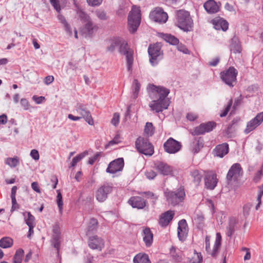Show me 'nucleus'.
Here are the masks:
<instances>
[{"instance_id": "f03ea898", "label": "nucleus", "mask_w": 263, "mask_h": 263, "mask_svg": "<svg viewBox=\"0 0 263 263\" xmlns=\"http://www.w3.org/2000/svg\"><path fill=\"white\" fill-rule=\"evenodd\" d=\"M176 26L185 32L193 30L194 23L189 11L181 9L176 11Z\"/></svg>"}, {"instance_id": "680f3d73", "label": "nucleus", "mask_w": 263, "mask_h": 263, "mask_svg": "<svg viewBox=\"0 0 263 263\" xmlns=\"http://www.w3.org/2000/svg\"><path fill=\"white\" fill-rule=\"evenodd\" d=\"M120 116L118 113H115L114 114L113 118L111 119V123L115 126L118 125L119 122Z\"/></svg>"}, {"instance_id": "a19ab883", "label": "nucleus", "mask_w": 263, "mask_h": 263, "mask_svg": "<svg viewBox=\"0 0 263 263\" xmlns=\"http://www.w3.org/2000/svg\"><path fill=\"white\" fill-rule=\"evenodd\" d=\"M155 133V127L152 123L147 122L144 127V133L148 136H152Z\"/></svg>"}, {"instance_id": "9b49d317", "label": "nucleus", "mask_w": 263, "mask_h": 263, "mask_svg": "<svg viewBox=\"0 0 263 263\" xmlns=\"http://www.w3.org/2000/svg\"><path fill=\"white\" fill-rule=\"evenodd\" d=\"M113 189L112 184L109 183H105L101 185L96 192V199L100 202L105 201L108 198V196L110 194Z\"/></svg>"}, {"instance_id": "7c9ffc66", "label": "nucleus", "mask_w": 263, "mask_h": 263, "mask_svg": "<svg viewBox=\"0 0 263 263\" xmlns=\"http://www.w3.org/2000/svg\"><path fill=\"white\" fill-rule=\"evenodd\" d=\"M153 91L157 92L158 98L167 99L166 97L170 93V90L163 86H157L153 84L151 86Z\"/></svg>"}, {"instance_id": "9d476101", "label": "nucleus", "mask_w": 263, "mask_h": 263, "mask_svg": "<svg viewBox=\"0 0 263 263\" xmlns=\"http://www.w3.org/2000/svg\"><path fill=\"white\" fill-rule=\"evenodd\" d=\"M75 110L80 115L82 118H84L86 122L90 125L94 124L93 120L91 117L90 112L88 108L87 104L78 102L75 106Z\"/></svg>"}, {"instance_id": "f704fd0d", "label": "nucleus", "mask_w": 263, "mask_h": 263, "mask_svg": "<svg viewBox=\"0 0 263 263\" xmlns=\"http://www.w3.org/2000/svg\"><path fill=\"white\" fill-rule=\"evenodd\" d=\"M134 263H151L148 255L145 253H139L133 259Z\"/></svg>"}, {"instance_id": "ea45409f", "label": "nucleus", "mask_w": 263, "mask_h": 263, "mask_svg": "<svg viewBox=\"0 0 263 263\" xmlns=\"http://www.w3.org/2000/svg\"><path fill=\"white\" fill-rule=\"evenodd\" d=\"M140 86L141 85L139 81H138V80L134 79L132 85L133 97L134 99H136L138 97L140 88Z\"/></svg>"}, {"instance_id": "1a4fd4ad", "label": "nucleus", "mask_w": 263, "mask_h": 263, "mask_svg": "<svg viewBox=\"0 0 263 263\" xmlns=\"http://www.w3.org/2000/svg\"><path fill=\"white\" fill-rule=\"evenodd\" d=\"M222 237L220 233L216 234V239L212 250L210 247V236H206L205 238V250L213 257L216 258L219 253L221 246Z\"/></svg>"}, {"instance_id": "864d4df0", "label": "nucleus", "mask_w": 263, "mask_h": 263, "mask_svg": "<svg viewBox=\"0 0 263 263\" xmlns=\"http://www.w3.org/2000/svg\"><path fill=\"white\" fill-rule=\"evenodd\" d=\"M96 14L98 18L102 21H105L107 19L106 12L102 10H97L96 11Z\"/></svg>"}, {"instance_id": "cd10ccee", "label": "nucleus", "mask_w": 263, "mask_h": 263, "mask_svg": "<svg viewBox=\"0 0 263 263\" xmlns=\"http://www.w3.org/2000/svg\"><path fill=\"white\" fill-rule=\"evenodd\" d=\"M142 236L145 246L150 247L153 242V233L151 229L148 227L144 228L142 233Z\"/></svg>"}, {"instance_id": "c03bdc74", "label": "nucleus", "mask_w": 263, "mask_h": 263, "mask_svg": "<svg viewBox=\"0 0 263 263\" xmlns=\"http://www.w3.org/2000/svg\"><path fill=\"white\" fill-rule=\"evenodd\" d=\"M170 254L173 261L179 262L182 260L181 257L176 253V248L173 246L170 249Z\"/></svg>"}, {"instance_id": "69168bd1", "label": "nucleus", "mask_w": 263, "mask_h": 263, "mask_svg": "<svg viewBox=\"0 0 263 263\" xmlns=\"http://www.w3.org/2000/svg\"><path fill=\"white\" fill-rule=\"evenodd\" d=\"M20 103L25 110H27L29 109V103L26 99H22L21 100Z\"/></svg>"}, {"instance_id": "393cba45", "label": "nucleus", "mask_w": 263, "mask_h": 263, "mask_svg": "<svg viewBox=\"0 0 263 263\" xmlns=\"http://www.w3.org/2000/svg\"><path fill=\"white\" fill-rule=\"evenodd\" d=\"M214 28L217 30H222L226 31L228 30L229 27L228 22L223 18L220 17H216L211 21Z\"/></svg>"}, {"instance_id": "2eb2a0df", "label": "nucleus", "mask_w": 263, "mask_h": 263, "mask_svg": "<svg viewBox=\"0 0 263 263\" xmlns=\"http://www.w3.org/2000/svg\"><path fill=\"white\" fill-rule=\"evenodd\" d=\"M163 147L165 151L168 154H175L179 152L182 147L179 141L173 138H170L164 143Z\"/></svg>"}, {"instance_id": "5fc2aeb1", "label": "nucleus", "mask_w": 263, "mask_h": 263, "mask_svg": "<svg viewBox=\"0 0 263 263\" xmlns=\"http://www.w3.org/2000/svg\"><path fill=\"white\" fill-rule=\"evenodd\" d=\"M120 142V136L119 135L117 134L115 136L112 140H110L108 142V144L106 146V147L108 146L113 145L114 144H117Z\"/></svg>"}, {"instance_id": "0eeeda50", "label": "nucleus", "mask_w": 263, "mask_h": 263, "mask_svg": "<svg viewBox=\"0 0 263 263\" xmlns=\"http://www.w3.org/2000/svg\"><path fill=\"white\" fill-rule=\"evenodd\" d=\"M135 145L138 152L141 154L151 156L154 153V146L147 138L138 137L136 140Z\"/></svg>"}, {"instance_id": "2f4dec72", "label": "nucleus", "mask_w": 263, "mask_h": 263, "mask_svg": "<svg viewBox=\"0 0 263 263\" xmlns=\"http://www.w3.org/2000/svg\"><path fill=\"white\" fill-rule=\"evenodd\" d=\"M230 49L234 53H240L242 50L241 46L238 37L234 36L231 40Z\"/></svg>"}, {"instance_id": "49530a36", "label": "nucleus", "mask_w": 263, "mask_h": 263, "mask_svg": "<svg viewBox=\"0 0 263 263\" xmlns=\"http://www.w3.org/2000/svg\"><path fill=\"white\" fill-rule=\"evenodd\" d=\"M6 163L10 167H15L19 164V159L17 157L14 158H8Z\"/></svg>"}, {"instance_id": "a878e982", "label": "nucleus", "mask_w": 263, "mask_h": 263, "mask_svg": "<svg viewBox=\"0 0 263 263\" xmlns=\"http://www.w3.org/2000/svg\"><path fill=\"white\" fill-rule=\"evenodd\" d=\"M221 3H216L215 0H208L203 5L206 12L209 14L216 13L219 11Z\"/></svg>"}, {"instance_id": "79ce46f5", "label": "nucleus", "mask_w": 263, "mask_h": 263, "mask_svg": "<svg viewBox=\"0 0 263 263\" xmlns=\"http://www.w3.org/2000/svg\"><path fill=\"white\" fill-rule=\"evenodd\" d=\"M57 203L59 208V213L61 215L63 214V197L60 190L57 191Z\"/></svg>"}, {"instance_id": "6e6552de", "label": "nucleus", "mask_w": 263, "mask_h": 263, "mask_svg": "<svg viewBox=\"0 0 263 263\" xmlns=\"http://www.w3.org/2000/svg\"><path fill=\"white\" fill-rule=\"evenodd\" d=\"M119 47L120 53L126 57L127 70L132 72L134 61V51L129 48L127 43L125 41L122 42L120 40V44Z\"/></svg>"}, {"instance_id": "13d9d810", "label": "nucleus", "mask_w": 263, "mask_h": 263, "mask_svg": "<svg viewBox=\"0 0 263 263\" xmlns=\"http://www.w3.org/2000/svg\"><path fill=\"white\" fill-rule=\"evenodd\" d=\"M263 176V172L262 171L258 170L253 178V181L255 183H258L261 179V177Z\"/></svg>"}, {"instance_id": "c85d7f7f", "label": "nucleus", "mask_w": 263, "mask_h": 263, "mask_svg": "<svg viewBox=\"0 0 263 263\" xmlns=\"http://www.w3.org/2000/svg\"><path fill=\"white\" fill-rule=\"evenodd\" d=\"M204 140L202 137L195 138L190 146L191 151L194 154L198 153L203 147Z\"/></svg>"}, {"instance_id": "f3484780", "label": "nucleus", "mask_w": 263, "mask_h": 263, "mask_svg": "<svg viewBox=\"0 0 263 263\" xmlns=\"http://www.w3.org/2000/svg\"><path fill=\"white\" fill-rule=\"evenodd\" d=\"M149 17L156 22L164 23L168 19V15L166 12H164L163 9L158 7L151 12Z\"/></svg>"}, {"instance_id": "c756f323", "label": "nucleus", "mask_w": 263, "mask_h": 263, "mask_svg": "<svg viewBox=\"0 0 263 263\" xmlns=\"http://www.w3.org/2000/svg\"><path fill=\"white\" fill-rule=\"evenodd\" d=\"M204 183L206 189L213 190L217 183L216 175H206L204 178Z\"/></svg>"}, {"instance_id": "052dcab7", "label": "nucleus", "mask_w": 263, "mask_h": 263, "mask_svg": "<svg viewBox=\"0 0 263 263\" xmlns=\"http://www.w3.org/2000/svg\"><path fill=\"white\" fill-rule=\"evenodd\" d=\"M177 45V49L179 51H180L185 54L189 53V50L186 47V46L185 45H184L182 44H179V43Z\"/></svg>"}, {"instance_id": "b1692460", "label": "nucleus", "mask_w": 263, "mask_h": 263, "mask_svg": "<svg viewBox=\"0 0 263 263\" xmlns=\"http://www.w3.org/2000/svg\"><path fill=\"white\" fill-rule=\"evenodd\" d=\"M154 166L160 174L164 176L168 175L172 172V167L168 164L162 161H156Z\"/></svg>"}, {"instance_id": "de8ad7c7", "label": "nucleus", "mask_w": 263, "mask_h": 263, "mask_svg": "<svg viewBox=\"0 0 263 263\" xmlns=\"http://www.w3.org/2000/svg\"><path fill=\"white\" fill-rule=\"evenodd\" d=\"M87 154V152H85L74 157L72 159V162L71 163V166H75L77 165V163L79 162L82 159H83Z\"/></svg>"}, {"instance_id": "412c9836", "label": "nucleus", "mask_w": 263, "mask_h": 263, "mask_svg": "<svg viewBox=\"0 0 263 263\" xmlns=\"http://www.w3.org/2000/svg\"><path fill=\"white\" fill-rule=\"evenodd\" d=\"M128 203L133 208H137L138 209H143L148 205L146 200L140 196H132L128 201Z\"/></svg>"}, {"instance_id": "4c0bfd02", "label": "nucleus", "mask_w": 263, "mask_h": 263, "mask_svg": "<svg viewBox=\"0 0 263 263\" xmlns=\"http://www.w3.org/2000/svg\"><path fill=\"white\" fill-rule=\"evenodd\" d=\"M13 243V239L8 237H5L0 239V247L4 249L10 248Z\"/></svg>"}, {"instance_id": "bf43d9fd", "label": "nucleus", "mask_w": 263, "mask_h": 263, "mask_svg": "<svg viewBox=\"0 0 263 263\" xmlns=\"http://www.w3.org/2000/svg\"><path fill=\"white\" fill-rule=\"evenodd\" d=\"M50 3L54 8L58 11L60 12L61 10V7L59 3V0H49Z\"/></svg>"}, {"instance_id": "f257e3e1", "label": "nucleus", "mask_w": 263, "mask_h": 263, "mask_svg": "<svg viewBox=\"0 0 263 263\" xmlns=\"http://www.w3.org/2000/svg\"><path fill=\"white\" fill-rule=\"evenodd\" d=\"M77 13L82 23L84 24L81 32L85 37H91L95 32L97 31L98 27L92 21L91 17L80 8L78 7Z\"/></svg>"}, {"instance_id": "4d7b16f0", "label": "nucleus", "mask_w": 263, "mask_h": 263, "mask_svg": "<svg viewBox=\"0 0 263 263\" xmlns=\"http://www.w3.org/2000/svg\"><path fill=\"white\" fill-rule=\"evenodd\" d=\"M12 201V206L11 209V212H13V211L17 210L20 209V205L17 203L16 197L11 198Z\"/></svg>"}, {"instance_id": "4468645a", "label": "nucleus", "mask_w": 263, "mask_h": 263, "mask_svg": "<svg viewBox=\"0 0 263 263\" xmlns=\"http://www.w3.org/2000/svg\"><path fill=\"white\" fill-rule=\"evenodd\" d=\"M169 105V101L167 99L158 98L157 100L152 101L149 104V107L152 110L155 111L156 112H160L167 109Z\"/></svg>"}, {"instance_id": "603ef678", "label": "nucleus", "mask_w": 263, "mask_h": 263, "mask_svg": "<svg viewBox=\"0 0 263 263\" xmlns=\"http://www.w3.org/2000/svg\"><path fill=\"white\" fill-rule=\"evenodd\" d=\"M233 103V100L231 99L229 100L227 106L225 107L224 110L220 114V117H226L229 111H230Z\"/></svg>"}, {"instance_id": "ddd939ff", "label": "nucleus", "mask_w": 263, "mask_h": 263, "mask_svg": "<svg viewBox=\"0 0 263 263\" xmlns=\"http://www.w3.org/2000/svg\"><path fill=\"white\" fill-rule=\"evenodd\" d=\"M242 174V169L239 163H234L229 169L227 175V180L228 183L232 181H237L238 178Z\"/></svg>"}, {"instance_id": "09e8293b", "label": "nucleus", "mask_w": 263, "mask_h": 263, "mask_svg": "<svg viewBox=\"0 0 263 263\" xmlns=\"http://www.w3.org/2000/svg\"><path fill=\"white\" fill-rule=\"evenodd\" d=\"M120 44V40L119 38L115 39L109 46L107 49L108 51L113 52L116 47H118Z\"/></svg>"}, {"instance_id": "423d86ee", "label": "nucleus", "mask_w": 263, "mask_h": 263, "mask_svg": "<svg viewBox=\"0 0 263 263\" xmlns=\"http://www.w3.org/2000/svg\"><path fill=\"white\" fill-rule=\"evenodd\" d=\"M237 70L233 66L228 69L221 71L220 77L221 81L230 87L234 86L237 82Z\"/></svg>"}, {"instance_id": "c9c22d12", "label": "nucleus", "mask_w": 263, "mask_h": 263, "mask_svg": "<svg viewBox=\"0 0 263 263\" xmlns=\"http://www.w3.org/2000/svg\"><path fill=\"white\" fill-rule=\"evenodd\" d=\"M192 181L196 186L199 185L202 177V174L197 170H194L190 172Z\"/></svg>"}, {"instance_id": "aec40b11", "label": "nucleus", "mask_w": 263, "mask_h": 263, "mask_svg": "<svg viewBox=\"0 0 263 263\" xmlns=\"http://www.w3.org/2000/svg\"><path fill=\"white\" fill-rule=\"evenodd\" d=\"M88 244L89 247L93 250L97 249L101 250L104 247V241L103 239L97 235L89 236Z\"/></svg>"}, {"instance_id": "473e14b6", "label": "nucleus", "mask_w": 263, "mask_h": 263, "mask_svg": "<svg viewBox=\"0 0 263 263\" xmlns=\"http://www.w3.org/2000/svg\"><path fill=\"white\" fill-rule=\"evenodd\" d=\"M237 220L234 217L231 218L229 221V225L227 227L226 234L228 237H231L236 230Z\"/></svg>"}, {"instance_id": "bb28decb", "label": "nucleus", "mask_w": 263, "mask_h": 263, "mask_svg": "<svg viewBox=\"0 0 263 263\" xmlns=\"http://www.w3.org/2000/svg\"><path fill=\"white\" fill-rule=\"evenodd\" d=\"M229 144L227 143H223L217 145L213 149V154L215 156L222 158L229 153Z\"/></svg>"}, {"instance_id": "3c124183", "label": "nucleus", "mask_w": 263, "mask_h": 263, "mask_svg": "<svg viewBox=\"0 0 263 263\" xmlns=\"http://www.w3.org/2000/svg\"><path fill=\"white\" fill-rule=\"evenodd\" d=\"M252 204L251 203H247L243 206V215L247 218L250 214V210Z\"/></svg>"}, {"instance_id": "7ed1b4c3", "label": "nucleus", "mask_w": 263, "mask_h": 263, "mask_svg": "<svg viewBox=\"0 0 263 263\" xmlns=\"http://www.w3.org/2000/svg\"><path fill=\"white\" fill-rule=\"evenodd\" d=\"M166 201L169 204L175 206L182 202L185 196L184 189L180 186L175 191H171L167 189L164 192Z\"/></svg>"}, {"instance_id": "37998d69", "label": "nucleus", "mask_w": 263, "mask_h": 263, "mask_svg": "<svg viewBox=\"0 0 263 263\" xmlns=\"http://www.w3.org/2000/svg\"><path fill=\"white\" fill-rule=\"evenodd\" d=\"M202 261V256L201 253H198L196 250H194V256L189 259V263H201Z\"/></svg>"}, {"instance_id": "6ab92c4d", "label": "nucleus", "mask_w": 263, "mask_h": 263, "mask_svg": "<svg viewBox=\"0 0 263 263\" xmlns=\"http://www.w3.org/2000/svg\"><path fill=\"white\" fill-rule=\"evenodd\" d=\"M263 122V112L257 114V115L250 121L247 123L244 133L248 134L254 130L257 127L259 126Z\"/></svg>"}, {"instance_id": "72a5a7b5", "label": "nucleus", "mask_w": 263, "mask_h": 263, "mask_svg": "<svg viewBox=\"0 0 263 263\" xmlns=\"http://www.w3.org/2000/svg\"><path fill=\"white\" fill-rule=\"evenodd\" d=\"M98 224V220L96 218H91L87 227L86 231V235L88 236L95 232L97 230Z\"/></svg>"}, {"instance_id": "a18cd8bd", "label": "nucleus", "mask_w": 263, "mask_h": 263, "mask_svg": "<svg viewBox=\"0 0 263 263\" xmlns=\"http://www.w3.org/2000/svg\"><path fill=\"white\" fill-rule=\"evenodd\" d=\"M238 120L236 119H234L230 124H229L227 129L225 130V134L229 137L231 136L232 134L235 131V129H233V126L237 122Z\"/></svg>"}, {"instance_id": "a211bd4d", "label": "nucleus", "mask_w": 263, "mask_h": 263, "mask_svg": "<svg viewBox=\"0 0 263 263\" xmlns=\"http://www.w3.org/2000/svg\"><path fill=\"white\" fill-rule=\"evenodd\" d=\"M53 234L51 236V242L52 245L57 251V253L59 254L60 251V248L61 245V230L58 223H55L53 226L52 229Z\"/></svg>"}, {"instance_id": "dca6fc26", "label": "nucleus", "mask_w": 263, "mask_h": 263, "mask_svg": "<svg viewBox=\"0 0 263 263\" xmlns=\"http://www.w3.org/2000/svg\"><path fill=\"white\" fill-rule=\"evenodd\" d=\"M124 166V161L123 158H119L110 162L106 168L108 173L114 174L122 171Z\"/></svg>"}, {"instance_id": "f8f14e48", "label": "nucleus", "mask_w": 263, "mask_h": 263, "mask_svg": "<svg viewBox=\"0 0 263 263\" xmlns=\"http://www.w3.org/2000/svg\"><path fill=\"white\" fill-rule=\"evenodd\" d=\"M216 123L214 121H209L206 123H201L199 126L196 127L192 135L198 136L203 135L205 133H209L213 130L216 126Z\"/></svg>"}, {"instance_id": "6e6d98bb", "label": "nucleus", "mask_w": 263, "mask_h": 263, "mask_svg": "<svg viewBox=\"0 0 263 263\" xmlns=\"http://www.w3.org/2000/svg\"><path fill=\"white\" fill-rule=\"evenodd\" d=\"M139 194L140 195H145L147 198L154 199L155 201L157 199V196L154 193L150 191L141 192Z\"/></svg>"}, {"instance_id": "0e129e2a", "label": "nucleus", "mask_w": 263, "mask_h": 263, "mask_svg": "<svg viewBox=\"0 0 263 263\" xmlns=\"http://www.w3.org/2000/svg\"><path fill=\"white\" fill-rule=\"evenodd\" d=\"M186 119L190 121H194L198 118V116L193 112L187 113L186 115Z\"/></svg>"}, {"instance_id": "338daca9", "label": "nucleus", "mask_w": 263, "mask_h": 263, "mask_svg": "<svg viewBox=\"0 0 263 263\" xmlns=\"http://www.w3.org/2000/svg\"><path fill=\"white\" fill-rule=\"evenodd\" d=\"M156 173L153 170L147 171L145 173V176L149 179H153L156 176Z\"/></svg>"}, {"instance_id": "e433bc0d", "label": "nucleus", "mask_w": 263, "mask_h": 263, "mask_svg": "<svg viewBox=\"0 0 263 263\" xmlns=\"http://www.w3.org/2000/svg\"><path fill=\"white\" fill-rule=\"evenodd\" d=\"M161 37L165 42L172 45H176L179 43V40L171 34L162 33Z\"/></svg>"}, {"instance_id": "20e7f679", "label": "nucleus", "mask_w": 263, "mask_h": 263, "mask_svg": "<svg viewBox=\"0 0 263 263\" xmlns=\"http://www.w3.org/2000/svg\"><path fill=\"white\" fill-rule=\"evenodd\" d=\"M141 10L139 7L133 6L128 16V29L130 33H135L141 22Z\"/></svg>"}, {"instance_id": "774afa93", "label": "nucleus", "mask_w": 263, "mask_h": 263, "mask_svg": "<svg viewBox=\"0 0 263 263\" xmlns=\"http://www.w3.org/2000/svg\"><path fill=\"white\" fill-rule=\"evenodd\" d=\"M86 1L89 5L96 6L100 5L102 3V0H86Z\"/></svg>"}, {"instance_id": "e2e57ef3", "label": "nucleus", "mask_w": 263, "mask_h": 263, "mask_svg": "<svg viewBox=\"0 0 263 263\" xmlns=\"http://www.w3.org/2000/svg\"><path fill=\"white\" fill-rule=\"evenodd\" d=\"M30 156L35 160H38L40 158L39 152L35 149H32L30 152Z\"/></svg>"}, {"instance_id": "58836bf2", "label": "nucleus", "mask_w": 263, "mask_h": 263, "mask_svg": "<svg viewBox=\"0 0 263 263\" xmlns=\"http://www.w3.org/2000/svg\"><path fill=\"white\" fill-rule=\"evenodd\" d=\"M24 251L22 249H18L15 252L13 257V263H22Z\"/></svg>"}, {"instance_id": "4be33fe9", "label": "nucleus", "mask_w": 263, "mask_h": 263, "mask_svg": "<svg viewBox=\"0 0 263 263\" xmlns=\"http://www.w3.org/2000/svg\"><path fill=\"white\" fill-rule=\"evenodd\" d=\"M177 231L179 239L184 241L186 239L188 232V226L185 219H183L179 221Z\"/></svg>"}, {"instance_id": "39448f33", "label": "nucleus", "mask_w": 263, "mask_h": 263, "mask_svg": "<svg viewBox=\"0 0 263 263\" xmlns=\"http://www.w3.org/2000/svg\"><path fill=\"white\" fill-rule=\"evenodd\" d=\"M149 63L153 66H156L163 58V51L160 43L151 44L148 48Z\"/></svg>"}, {"instance_id": "8fccbe9b", "label": "nucleus", "mask_w": 263, "mask_h": 263, "mask_svg": "<svg viewBox=\"0 0 263 263\" xmlns=\"http://www.w3.org/2000/svg\"><path fill=\"white\" fill-rule=\"evenodd\" d=\"M28 218H25V222L27 225L29 226H35L34 220L35 217L33 215H32L30 212H27Z\"/></svg>"}, {"instance_id": "5701e85b", "label": "nucleus", "mask_w": 263, "mask_h": 263, "mask_svg": "<svg viewBox=\"0 0 263 263\" xmlns=\"http://www.w3.org/2000/svg\"><path fill=\"white\" fill-rule=\"evenodd\" d=\"M175 215V212L172 210H168L160 216L159 224L161 227H167L172 220Z\"/></svg>"}]
</instances>
